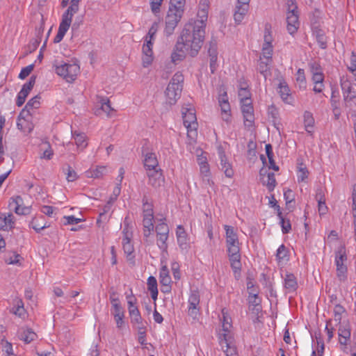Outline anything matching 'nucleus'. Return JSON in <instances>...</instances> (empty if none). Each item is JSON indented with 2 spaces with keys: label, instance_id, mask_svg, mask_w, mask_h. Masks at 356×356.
I'll return each mask as SVG.
<instances>
[{
  "label": "nucleus",
  "instance_id": "f257e3e1",
  "mask_svg": "<svg viewBox=\"0 0 356 356\" xmlns=\"http://www.w3.org/2000/svg\"><path fill=\"white\" fill-rule=\"evenodd\" d=\"M207 19L203 15L201 19L185 25L171 55L173 63L182 60L187 54L192 57L197 55L203 44Z\"/></svg>",
  "mask_w": 356,
  "mask_h": 356
},
{
  "label": "nucleus",
  "instance_id": "f03ea898",
  "mask_svg": "<svg viewBox=\"0 0 356 356\" xmlns=\"http://www.w3.org/2000/svg\"><path fill=\"white\" fill-rule=\"evenodd\" d=\"M81 0H72L71 4L62 15L58 33L54 39V43L60 42L68 31L72 20V17L79 10V3Z\"/></svg>",
  "mask_w": 356,
  "mask_h": 356
},
{
  "label": "nucleus",
  "instance_id": "7ed1b4c3",
  "mask_svg": "<svg viewBox=\"0 0 356 356\" xmlns=\"http://www.w3.org/2000/svg\"><path fill=\"white\" fill-rule=\"evenodd\" d=\"M183 74L177 72L172 77L165 91L166 103L174 105L181 97L184 82Z\"/></svg>",
  "mask_w": 356,
  "mask_h": 356
},
{
  "label": "nucleus",
  "instance_id": "20e7f679",
  "mask_svg": "<svg viewBox=\"0 0 356 356\" xmlns=\"http://www.w3.org/2000/svg\"><path fill=\"white\" fill-rule=\"evenodd\" d=\"M184 125L187 129L188 138L194 139L197 136V122L193 108L183 107L181 110Z\"/></svg>",
  "mask_w": 356,
  "mask_h": 356
},
{
  "label": "nucleus",
  "instance_id": "39448f33",
  "mask_svg": "<svg viewBox=\"0 0 356 356\" xmlns=\"http://www.w3.org/2000/svg\"><path fill=\"white\" fill-rule=\"evenodd\" d=\"M288 13L286 15L287 31L293 35L297 32L300 22L298 20V6L295 0H288Z\"/></svg>",
  "mask_w": 356,
  "mask_h": 356
},
{
  "label": "nucleus",
  "instance_id": "423d86ee",
  "mask_svg": "<svg viewBox=\"0 0 356 356\" xmlns=\"http://www.w3.org/2000/svg\"><path fill=\"white\" fill-rule=\"evenodd\" d=\"M240 246L238 245H232L227 247V252L229 260L230 261V266L233 270L234 277L236 279H238L241 276V253H240Z\"/></svg>",
  "mask_w": 356,
  "mask_h": 356
},
{
  "label": "nucleus",
  "instance_id": "0eeeda50",
  "mask_svg": "<svg viewBox=\"0 0 356 356\" xmlns=\"http://www.w3.org/2000/svg\"><path fill=\"white\" fill-rule=\"evenodd\" d=\"M127 220L128 218H125L124 222V228L122 230V248L124 254L127 255V259L133 260L134 258V255L133 254L134 248L131 241L133 234L131 230V228L129 226Z\"/></svg>",
  "mask_w": 356,
  "mask_h": 356
},
{
  "label": "nucleus",
  "instance_id": "6e6552de",
  "mask_svg": "<svg viewBox=\"0 0 356 356\" xmlns=\"http://www.w3.org/2000/svg\"><path fill=\"white\" fill-rule=\"evenodd\" d=\"M79 66L76 63H63L56 68L58 75L63 76L67 82L74 81L79 72Z\"/></svg>",
  "mask_w": 356,
  "mask_h": 356
},
{
  "label": "nucleus",
  "instance_id": "1a4fd4ad",
  "mask_svg": "<svg viewBox=\"0 0 356 356\" xmlns=\"http://www.w3.org/2000/svg\"><path fill=\"white\" fill-rule=\"evenodd\" d=\"M347 261V255L344 246H340L335 252V265L337 266V275L340 280L346 277L347 273V266L346 262Z\"/></svg>",
  "mask_w": 356,
  "mask_h": 356
},
{
  "label": "nucleus",
  "instance_id": "9d476101",
  "mask_svg": "<svg viewBox=\"0 0 356 356\" xmlns=\"http://www.w3.org/2000/svg\"><path fill=\"white\" fill-rule=\"evenodd\" d=\"M109 299L112 305L111 314L114 317L117 327L120 328L124 325V309L120 303L119 298L117 297L116 292H111Z\"/></svg>",
  "mask_w": 356,
  "mask_h": 356
},
{
  "label": "nucleus",
  "instance_id": "9b49d317",
  "mask_svg": "<svg viewBox=\"0 0 356 356\" xmlns=\"http://www.w3.org/2000/svg\"><path fill=\"white\" fill-rule=\"evenodd\" d=\"M218 103L221 108L222 118L228 122L230 121L231 108L225 87L220 86L218 88Z\"/></svg>",
  "mask_w": 356,
  "mask_h": 356
},
{
  "label": "nucleus",
  "instance_id": "f8f14e48",
  "mask_svg": "<svg viewBox=\"0 0 356 356\" xmlns=\"http://www.w3.org/2000/svg\"><path fill=\"white\" fill-rule=\"evenodd\" d=\"M184 13H178L172 10L168 9L167 15L165 19V29L164 33L165 35H171L174 31L181 19L183 17Z\"/></svg>",
  "mask_w": 356,
  "mask_h": 356
},
{
  "label": "nucleus",
  "instance_id": "ddd939ff",
  "mask_svg": "<svg viewBox=\"0 0 356 356\" xmlns=\"http://www.w3.org/2000/svg\"><path fill=\"white\" fill-rule=\"evenodd\" d=\"M340 83L345 101L356 99V83H352L346 76H343L340 79Z\"/></svg>",
  "mask_w": 356,
  "mask_h": 356
},
{
  "label": "nucleus",
  "instance_id": "4468645a",
  "mask_svg": "<svg viewBox=\"0 0 356 356\" xmlns=\"http://www.w3.org/2000/svg\"><path fill=\"white\" fill-rule=\"evenodd\" d=\"M222 349L226 356H238L236 348L234 344L232 334H225L223 338H218Z\"/></svg>",
  "mask_w": 356,
  "mask_h": 356
},
{
  "label": "nucleus",
  "instance_id": "2eb2a0df",
  "mask_svg": "<svg viewBox=\"0 0 356 356\" xmlns=\"http://www.w3.org/2000/svg\"><path fill=\"white\" fill-rule=\"evenodd\" d=\"M24 201L21 196L12 197L10 199L9 207L18 215H28L31 213V207L23 206Z\"/></svg>",
  "mask_w": 356,
  "mask_h": 356
},
{
  "label": "nucleus",
  "instance_id": "dca6fc26",
  "mask_svg": "<svg viewBox=\"0 0 356 356\" xmlns=\"http://www.w3.org/2000/svg\"><path fill=\"white\" fill-rule=\"evenodd\" d=\"M36 76H31L29 81L23 85L21 90L19 92L16 100V104L17 106H21L24 104L26 97L28 96L30 91L33 88L35 83Z\"/></svg>",
  "mask_w": 356,
  "mask_h": 356
},
{
  "label": "nucleus",
  "instance_id": "f3484780",
  "mask_svg": "<svg viewBox=\"0 0 356 356\" xmlns=\"http://www.w3.org/2000/svg\"><path fill=\"white\" fill-rule=\"evenodd\" d=\"M24 114L25 110H23L18 117L17 126L18 129L22 132L29 134L33 129L34 126L33 124L31 122V115L26 113V115H24Z\"/></svg>",
  "mask_w": 356,
  "mask_h": 356
},
{
  "label": "nucleus",
  "instance_id": "a211bd4d",
  "mask_svg": "<svg viewBox=\"0 0 356 356\" xmlns=\"http://www.w3.org/2000/svg\"><path fill=\"white\" fill-rule=\"evenodd\" d=\"M146 173L149 179L148 182L153 187L157 188L164 182V177L160 168L149 170L146 171Z\"/></svg>",
  "mask_w": 356,
  "mask_h": 356
},
{
  "label": "nucleus",
  "instance_id": "6ab92c4d",
  "mask_svg": "<svg viewBox=\"0 0 356 356\" xmlns=\"http://www.w3.org/2000/svg\"><path fill=\"white\" fill-rule=\"evenodd\" d=\"M177 243L179 248L184 253H186L190 248L188 242V235L182 225H178L176 230Z\"/></svg>",
  "mask_w": 356,
  "mask_h": 356
},
{
  "label": "nucleus",
  "instance_id": "aec40b11",
  "mask_svg": "<svg viewBox=\"0 0 356 356\" xmlns=\"http://www.w3.org/2000/svg\"><path fill=\"white\" fill-rule=\"evenodd\" d=\"M218 156L220 160V168L224 172L227 177L231 178L234 176V170L232 169V164L227 161L225 152L222 147L218 148Z\"/></svg>",
  "mask_w": 356,
  "mask_h": 356
},
{
  "label": "nucleus",
  "instance_id": "412c9836",
  "mask_svg": "<svg viewBox=\"0 0 356 356\" xmlns=\"http://www.w3.org/2000/svg\"><path fill=\"white\" fill-rule=\"evenodd\" d=\"M241 111L243 115L244 119V124L247 127L252 126L254 123V109L252 105V102H243L241 103Z\"/></svg>",
  "mask_w": 356,
  "mask_h": 356
},
{
  "label": "nucleus",
  "instance_id": "4be33fe9",
  "mask_svg": "<svg viewBox=\"0 0 356 356\" xmlns=\"http://www.w3.org/2000/svg\"><path fill=\"white\" fill-rule=\"evenodd\" d=\"M146 43H145L143 46V66L144 67H149L153 61L154 57H153V51H152V46L153 43L150 40L145 41Z\"/></svg>",
  "mask_w": 356,
  "mask_h": 356
},
{
  "label": "nucleus",
  "instance_id": "5701e85b",
  "mask_svg": "<svg viewBox=\"0 0 356 356\" xmlns=\"http://www.w3.org/2000/svg\"><path fill=\"white\" fill-rule=\"evenodd\" d=\"M200 303V295L196 291L191 292L188 298V314L195 318L198 314L197 306Z\"/></svg>",
  "mask_w": 356,
  "mask_h": 356
},
{
  "label": "nucleus",
  "instance_id": "b1692460",
  "mask_svg": "<svg viewBox=\"0 0 356 356\" xmlns=\"http://www.w3.org/2000/svg\"><path fill=\"white\" fill-rule=\"evenodd\" d=\"M144 157L143 163L146 171L149 170L158 169L159 168V161L155 153L152 152L143 151Z\"/></svg>",
  "mask_w": 356,
  "mask_h": 356
},
{
  "label": "nucleus",
  "instance_id": "393cba45",
  "mask_svg": "<svg viewBox=\"0 0 356 356\" xmlns=\"http://www.w3.org/2000/svg\"><path fill=\"white\" fill-rule=\"evenodd\" d=\"M97 104H100V108L95 111L96 115H101L105 113L108 117L112 116L114 109L111 106L110 100L106 97L97 96Z\"/></svg>",
  "mask_w": 356,
  "mask_h": 356
},
{
  "label": "nucleus",
  "instance_id": "a878e982",
  "mask_svg": "<svg viewBox=\"0 0 356 356\" xmlns=\"http://www.w3.org/2000/svg\"><path fill=\"white\" fill-rule=\"evenodd\" d=\"M15 218L13 213L0 214V230H12L15 227Z\"/></svg>",
  "mask_w": 356,
  "mask_h": 356
},
{
  "label": "nucleus",
  "instance_id": "bb28decb",
  "mask_svg": "<svg viewBox=\"0 0 356 356\" xmlns=\"http://www.w3.org/2000/svg\"><path fill=\"white\" fill-rule=\"evenodd\" d=\"M284 286L286 293H294L298 284L296 276L293 273H286L284 278Z\"/></svg>",
  "mask_w": 356,
  "mask_h": 356
},
{
  "label": "nucleus",
  "instance_id": "cd10ccee",
  "mask_svg": "<svg viewBox=\"0 0 356 356\" xmlns=\"http://www.w3.org/2000/svg\"><path fill=\"white\" fill-rule=\"evenodd\" d=\"M338 335L339 341L341 345L346 346L350 341L351 332L348 324L339 325Z\"/></svg>",
  "mask_w": 356,
  "mask_h": 356
},
{
  "label": "nucleus",
  "instance_id": "c85d7f7f",
  "mask_svg": "<svg viewBox=\"0 0 356 356\" xmlns=\"http://www.w3.org/2000/svg\"><path fill=\"white\" fill-rule=\"evenodd\" d=\"M224 229L226 232V247L239 245L238 238L233 227L225 225Z\"/></svg>",
  "mask_w": 356,
  "mask_h": 356
},
{
  "label": "nucleus",
  "instance_id": "c756f323",
  "mask_svg": "<svg viewBox=\"0 0 356 356\" xmlns=\"http://www.w3.org/2000/svg\"><path fill=\"white\" fill-rule=\"evenodd\" d=\"M312 34L316 38V40L321 49H325L327 48V40L325 31L317 26L312 27Z\"/></svg>",
  "mask_w": 356,
  "mask_h": 356
},
{
  "label": "nucleus",
  "instance_id": "7c9ffc66",
  "mask_svg": "<svg viewBox=\"0 0 356 356\" xmlns=\"http://www.w3.org/2000/svg\"><path fill=\"white\" fill-rule=\"evenodd\" d=\"M264 169H261L260 176L264 185L266 186L269 191H273L276 186V179L273 172H268L267 176H264Z\"/></svg>",
  "mask_w": 356,
  "mask_h": 356
},
{
  "label": "nucleus",
  "instance_id": "2f4dec72",
  "mask_svg": "<svg viewBox=\"0 0 356 356\" xmlns=\"http://www.w3.org/2000/svg\"><path fill=\"white\" fill-rule=\"evenodd\" d=\"M324 74L323 73H316V74L312 75V81L314 83L313 90L316 93H320L323 90L324 88Z\"/></svg>",
  "mask_w": 356,
  "mask_h": 356
},
{
  "label": "nucleus",
  "instance_id": "473e14b6",
  "mask_svg": "<svg viewBox=\"0 0 356 356\" xmlns=\"http://www.w3.org/2000/svg\"><path fill=\"white\" fill-rule=\"evenodd\" d=\"M249 9V6H244V5H240L237 4L236 5L235 11L234 13V18L237 24H240L243 19H244V17L247 14Z\"/></svg>",
  "mask_w": 356,
  "mask_h": 356
},
{
  "label": "nucleus",
  "instance_id": "72a5a7b5",
  "mask_svg": "<svg viewBox=\"0 0 356 356\" xmlns=\"http://www.w3.org/2000/svg\"><path fill=\"white\" fill-rule=\"evenodd\" d=\"M303 119H304V126L306 131L312 135L314 130L313 127L315 123L314 118L313 117V115L309 111H305L303 115Z\"/></svg>",
  "mask_w": 356,
  "mask_h": 356
},
{
  "label": "nucleus",
  "instance_id": "f704fd0d",
  "mask_svg": "<svg viewBox=\"0 0 356 356\" xmlns=\"http://www.w3.org/2000/svg\"><path fill=\"white\" fill-rule=\"evenodd\" d=\"M278 92L284 102L289 103L291 99L290 89L285 81L280 83Z\"/></svg>",
  "mask_w": 356,
  "mask_h": 356
},
{
  "label": "nucleus",
  "instance_id": "c9c22d12",
  "mask_svg": "<svg viewBox=\"0 0 356 356\" xmlns=\"http://www.w3.org/2000/svg\"><path fill=\"white\" fill-rule=\"evenodd\" d=\"M277 216L280 219V224L282 227V231L284 234H288L291 230V222L289 219L284 218L280 210V207L277 206Z\"/></svg>",
  "mask_w": 356,
  "mask_h": 356
},
{
  "label": "nucleus",
  "instance_id": "e433bc0d",
  "mask_svg": "<svg viewBox=\"0 0 356 356\" xmlns=\"http://www.w3.org/2000/svg\"><path fill=\"white\" fill-rule=\"evenodd\" d=\"M222 314L223 317L222 325V329L219 333L218 338H223L225 334H232L230 332V328L232 327L231 319L225 315L224 309L222 310Z\"/></svg>",
  "mask_w": 356,
  "mask_h": 356
},
{
  "label": "nucleus",
  "instance_id": "4c0bfd02",
  "mask_svg": "<svg viewBox=\"0 0 356 356\" xmlns=\"http://www.w3.org/2000/svg\"><path fill=\"white\" fill-rule=\"evenodd\" d=\"M147 289L151 293L152 298L156 300L158 296L157 281L153 276H149L147 279Z\"/></svg>",
  "mask_w": 356,
  "mask_h": 356
},
{
  "label": "nucleus",
  "instance_id": "58836bf2",
  "mask_svg": "<svg viewBox=\"0 0 356 356\" xmlns=\"http://www.w3.org/2000/svg\"><path fill=\"white\" fill-rule=\"evenodd\" d=\"M106 172L105 166H97L94 169H90L86 172V176L91 178H100Z\"/></svg>",
  "mask_w": 356,
  "mask_h": 356
},
{
  "label": "nucleus",
  "instance_id": "ea45409f",
  "mask_svg": "<svg viewBox=\"0 0 356 356\" xmlns=\"http://www.w3.org/2000/svg\"><path fill=\"white\" fill-rule=\"evenodd\" d=\"M131 322L137 326H143V319L138 308L130 309Z\"/></svg>",
  "mask_w": 356,
  "mask_h": 356
},
{
  "label": "nucleus",
  "instance_id": "a19ab883",
  "mask_svg": "<svg viewBox=\"0 0 356 356\" xmlns=\"http://www.w3.org/2000/svg\"><path fill=\"white\" fill-rule=\"evenodd\" d=\"M160 282L161 284L168 288H170L171 278L169 275V271L166 266H163L160 270Z\"/></svg>",
  "mask_w": 356,
  "mask_h": 356
},
{
  "label": "nucleus",
  "instance_id": "79ce46f5",
  "mask_svg": "<svg viewBox=\"0 0 356 356\" xmlns=\"http://www.w3.org/2000/svg\"><path fill=\"white\" fill-rule=\"evenodd\" d=\"M276 259L278 262L287 261L289 260V250L284 244L280 245L277 250Z\"/></svg>",
  "mask_w": 356,
  "mask_h": 356
},
{
  "label": "nucleus",
  "instance_id": "37998d69",
  "mask_svg": "<svg viewBox=\"0 0 356 356\" xmlns=\"http://www.w3.org/2000/svg\"><path fill=\"white\" fill-rule=\"evenodd\" d=\"M186 0H170V10L184 13Z\"/></svg>",
  "mask_w": 356,
  "mask_h": 356
},
{
  "label": "nucleus",
  "instance_id": "c03bdc74",
  "mask_svg": "<svg viewBox=\"0 0 356 356\" xmlns=\"http://www.w3.org/2000/svg\"><path fill=\"white\" fill-rule=\"evenodd\" d=\"M36 334L30 328L23 330L20 333V339L26 343H29L36 338Z\"/></svg>",
  "mask_w": 356,
  "mask_h": 356
},
{
  "label": "nucleus",
  "instance_id": "a18cd8bd",
  "mask_svg": "<svg viewBox=\"0 0 356 356\" xmlns=\"http://www.w3.org/2000/svg\"><path fill=\"white\" fill-rule=\"evenodd\" d=\"M200 170L203 181L206 182L209 186L213 185V182L210 179L211 172L209 164H204L200 166Z\"/></svg>",
  "mask_w": 356,
  "mask_h": 356
},
{
  "label": "nucleus",
  "instance_id": "49530a36",
  "mask_svg": "<svg viewBox=\"0 0 356 356\" xmlns=\"http://www.w3.org/2000/svg\"><path fill=\"white\" fill-rule=\"evenodd\" d=\"M238 97L240 99L241 103L252 102L251 93H250V90H248V84H245L244 88H239Z\"/></svg>",
  "mask_w": 356,
  "mask_h": 356
},
{
  "label": "nucleus",
  "instance_id": "de8ad7c7",
  "mask_svg": "<svg viewBox=\"0 0 356 356\" xmlns=\"http://www.w3.org/2000/svg\"><path fill=\"white\" fill-rule=\"evenodd\" d=\"M143 213L145 216L151 217L154 216L153 204L149 202L146 195L143 197Z\"/></svg>",
  "mask_w": 356,
  "mask_h": 356
},
{
  "label": "nucleus",
  "instance_id": "09e8293b",
  "mask_svg": "<svg viewBox=\"0 0 356 356\" xmlns=\"http://www.w3.org/2000/svg\"><path fill=\"white\" fill-rule=\"evenodd\" d=\"M346 309L341 305L337 304L334 306L333 309L334 321L337 325H340L342 319V314L346 313Z\"/></svg>",
  "mask_w": 356,
  "mask_h": 356
},
{
  "label": "nucleus",
  "instance_id": "8fccbe9b",
  "mask_svg": "<svg viewBox=\"0 0 356 356\" xmlns=\"http://www.w3.org/2000/svg\"><path fill=\"white\" fill-rule=\"evenodd\" d=\"M309 175V171L303 163L299 164L297 172L298 181L303 182L307 179Z\"/></svg>",
  "mask_w": 356,
  "mask_h": 356
},
{
  "label": "nucleus",
  "instance_id": "3c124183",
  "mask_svg": "<svg viewBox=\"0 0 356 356\" xmlns=\"http://www.w3.org/2000/svg\"><path fill=\"white\" fill-rule=\"evenodd\" d=\"M73 138L75 140V143L78 147L83 149L87 146L86 136L84 134H79L74 131L72 134Z\"/></svg>",
  "mask_w": 356,
  "mask_h": 356
},
{
  "label": "nucleus",
  "instance_id": "603ef678",
  "mask_svg": "<svg viewBox=\"0 0 356 356\" xmlns=\"http://www.w3.org/2000/svg\"><path fill=\"white\" fill-rule=\"evenodd\" d=\"M296 76V82L299 88L305 90L307 86V82L304 70L298 69Z\"/></svg>",
  "mask_w": 356,
  "mask_h": 356
},
{
  "label": "nucleus",
  "instance_id": "864d4df0",
  "mask_svg": "<svg viewBox=\"0 0 356 356\" xmlns=\"http://www.w3.org/2000/svg\"><path fill=\"white\" fill-rule=\"evenodd\" d=\"M157 245L162 251H166L168 248V244L166 241L168 238V234H159L156 235Z\"/></svg>",
  "mask_w": 356,
  "mask_h": 356
},
{
  "label": "nucleus",
  "instance_id": "5fc2aeb1",
  "mask_svg": "<svg viewBox=\"0 0 356 356\" xmlns=\"http://www.w3.org/2000/svg\"><path fill=\"white\" fill-rule=\"evenodd\" d=\"M63 172L66 175V179L68 181H74L78 178L75 170L69 165H67L66 168H63Z\"/></svg>",
  "mask_w": 356,
  "mask_h": 356
},
{
  "label": "nucleus",
  "instance_id": "6e6d98bb",
  "mask_svg": "<svg viewBox=\"0 0 356 356\" xmlns=\"http://www.w3.org/2000/svg\"><path fill=\"white\" fill-rule=\"evenodd\" d=\"M29 226L32 227L37 233H39L41 230L49 227V225L47 222L42 225L38 222V219L33 218L29 224Z\"/></svg>",
  "mask_w": 356,
  "mask_h": 356
},
{
  "label": "nucleus",
  "instance_id": "4d7b16f0",
  "mask_svg": "<svg viewBox=\"0 0 356 356\" xmlns=\"http://www.w3.org/2000/svg\"><path fill=\"white\" fill-rule=\"evenodd\" d=\"M39 99H40V97L38 96H35V97H33L32 99H31L27 102V104H26V106H25V109H24L26 113L30 114L29 108L38 107V106L40 104Z\"/></svg>",
  "mask_w": 356,
  "mask_h": 356
},
{
  "label": "nucleus",
  "instance_id": "13d9d810",
  "mask_svg": "<svg viewBox=\"0 0 356 356\" xmlns=\"http://www.w3.org/2000/svg\"><path fill=\"white\" fill-rule=\"evenodd\" d=\"M330 103L332 108L334 107V106H339V93L334 88H332Z\"/></svg>",
  "mask_w": 356,
  "mask_h": 356
},
{
  "label": "nucleus",
  "instance_id": "bf43d9fd",
  "mask_svg": "<svg viewBox=\"0 0 356 356\" xmlns=\"http://www.w3.org/2000/svg\"><path fill=\"white\" fill-rule=\"evenodd\" d=\"M13 313L19 316V317L24 316V304L22 300H17L16 302L15 307L13 308Z\"/></svg>",
  "mask_w": 356,
  "mask_h": 356
},
{
  "label": "nucleus",
  "instance_id": "052dcab7",
  "mask_svg": "<svg viewBox=\"0 0 356 356\" xmlns=\"http://www.w3.org/2000/svg\"><path fill=\"white\" fill-rule=\"evenodd\" d=\"M155 230L156 232V235L159 234H169V227H168V225L164 222H162L158 224L155 227Z\"/></svg>",
  "mask_w": 356,
  "mask_h": 356
},
{
  "label": "nucleus",
  "instance_id": "680f3d73",
  "mask_svg": "<svg viewBox=\"0 0 356 356\" xmlns=\"http://www.w3.org/2000/svg\"><path fill=\"white\" fill-rule=\"evenodd\" d=\"M163 0H150V6L152 13L157 15L160 13V7Z\"/></svg>",
  "mask_w": 356,
  "mask_h": 356
},
{
  "label": "nucleus",
  "instance_id": "e2e57ef3",
  "mask_svg": "<svg viewBox=\"0 0 356 356\" xmlns=\"http://www.w3.org/2000/svg\"><path fill=\"white\" fill-rule=\"evenodd\" d=\"M309 66L312 75L316 74V73H323L321 66L316 61L310 63Z\"/></svg>",
  "mask_w": 356,
  "mask_h": 356
},
{
  "label": "nucleus",
  "instance_id": "0e129e2a",
  "mask_svg": "<svg viewBox=\"0 0 356 356\" xmlns=\"http://www.w3.org/2000/svg\"><path fill=\"white\" fill-rule=\"evenodd\" d=\"M33 67H34V65L31 64V65H29L22 68L19 74V78L21 79H24L26 77H27L31 74V72L33 70Z\"/></svg>",
  "mask_w": 356,
  "mask_h": 356
},
{
  "label": "nucleus",
  "instance_id": "69168bd1",
  "mask_svg": "<svg viewBox=\"0 0 356 356\" xmlns=\"http://www.w3.org/2000/svg\"><path fill=\"white\" fill-rule=\"evenodd\" d=\"M153 220L154 216H152L151 217L143 216V229H154Z\"/></svg>",
  "mask_w": 356,
  "mask_h": 356
},
{
  "label": "nucleus",
  "instance_id": "338daca9",
  "mask_svg": "<svg viewBox=\"0 0 356 356\" xmlns=\"http://www.w3.org/2000/svg\"><path fill=\"white\" fill-rule=\"evenodd\" d=\"M157 29H158V24L156 23H154L152 25V26L150 27V29H149L147 35L145 37V41H147V40H150L152 42V40L154 39V36L155 35V34L157 31Z\"/></svg>",
  "mask_w": 356,
  "mask_h": 356
},
{
  "label": "nucleus",
  "instance_id": "774afa93",
  "mask_svg": "<svg viewBox=\"0 0 356 356\" xmlns=\"http://www.w3.org/2000/svg\"><path fill=\"white\" fill-rule=\"evenodd\" d=\"M348 69L354 75H356V55L353 52L350 56V65L348 67Z\"/></svg>",
  "mask_w": 356,
  "mask_h": 356
}]
</instances>
